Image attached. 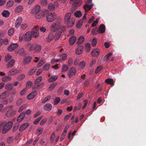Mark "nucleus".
Wrapping results in <instances>:
<instances>
[{"label": "nucleus", "mask_w": 146, "mask_h": 146, "mask_svg": "<svg viewBox=\"0 0 146 146\" xmlns=\"http://www.w3.org/2000/svg\"><path fill=\"white\" fill-rule=\"evenodd\" d=\"M43 131L42 129L41 128H39L38 129L37 131V133L38 135H40L42 133Z\"/></svg>", "instance_id": "62"}, {"label": "nucleus", "mask_w": 146, "mask_h": 146, "mask_svg": "<svg viewBox=\"0 0 146 146\" xmlns=\"http://www.w3.org/2000/svg\"><path fill=\"white\" fill-rule=\"evenodd\" d=\"M76 36L71 37L69 39V41L70 44L71 45H73L76 42Z\"/></svg>", "instance_id": "18"}, {"label": "nucleus", "mask_w": 146, "mask_h": 146, "mask_svg": "<svg viewBox=\"0 0 146 146\" xmlns=\"http://www.w3.org/2000/svg\"><path fill=\"white\" fill-rule=\"evenodd\" d=\"M68 68V66L66 65H64L63 66V68L62 69V71H65L67 70Z\"/></svg>", "instance_id": "64"}, {"label": "nucleus", "mask_w": 146, "mask_h": 146, "mask_svg": "<svg viewBox=\"0 0 146 146\" xmlns=\"http://www.w3.org/2000/svg\"><path fill=\"white\" fill-rule=\"evenodd\" d=\"M29 124L28 123H26L22 124L19 129V131H21L22 130H24L29 125Z\"/></svg>", "instance_id": "13"}, {"label": "nucleus", "mask_w": 146, "mask_h": 146, "mask_svg": "<svg viewBox=\"0 0 146 146\" xmlns=\"http://www.w3.org/2000/svg\"><path fill=\"white\" fill-rule=\"evenodd\" d=\"M58 78L57 77L54 76H52L49 78L48 81L49 82H51L55 81Z\"/></svg>", "instance_id": "30"}, {"label": "nucleus", "mask_w": 146, "mask_h": 146, "mask_svg": "<svg viewBox=\"0 0 146 146\" xmlns=\"http://www.w3.org/2000/svg\"><path fill=\"white\" fill-rule=\"evenodd\" d=\"M13 137H11L8 138L7 140V141L9 143H11L13 140Z\"/></svg>", "instance_id": "61"}, {"label": "nucleus", "mask_w": 146, "mask_h": 146, "mask_svg": "<svg viewBox=\"0 0 146 146\" xmlns=\"http://www.w3.org/2000/svg\"><path fill=\"white\" fill-rule=\"evenodd\" d=\"M70 125H66L65 127L64 131L63 133H65V134H66V132L67 131V130L69 128Z\"/></svg>", "instance_id": "57"}, {"label": "nucleus", "mask_w": 146, "mask_h": 146, "mask_svg": "<svg viewBox=\"0 0 146 146\" xmlns=\"http://www.w3.org/2000/svg\"><path fill=\"white\" fill-rule=\"evenodd\" d=\"M42 80V77L41 76L38 77L37 78H36L35 81V84H37L39 82H40Z\"/></svg>", "instance_id": "45"}, {"label": "nucleus", "mask_w": 146, "mask_h": 146, "mask_svg": "<svg viewBox=\"0 0 146 146\" xmlns=\"http://www.w3.org/2000/svg\"><path fill=\"white\" fill-rule=\"evenodd\" d=\"M93 5L92 4L90 5L86 4L84 6V8L85 10V12L87 13L88 11L90 10L93 7Z\"/></svg>", "instance_id": "11"}, {"label": "nucleus", "mask_w": 146, "mask_h": 146, "mask_svg": "<svg viewBox=\"0 0 146 146\" xmlns=\"http://www.w3.org/2000/svg\"><path fill=\"white\" fill-rule=\"evenodd\" d=\"M19 127V126L17 124L14 125L12 129L13 131H15L16 130L18 129Z\"/></svg>", "instance_id": "60"}, {"label": "nucleus", "mask_w": 146, "mask_h": 146, "mask_svg": "<svg viewBox=\"0 0 146 146\" xmlns=\"http://www.w3.org/2000/svg\"><path fill=\"white\" fill-rule=\"evenodd\" d=\"M82 3L81 0H75L74 2V3L77 5H81Z\"/></svg>", "instance_id": "52"}, {"label": "nucleus", "mask_w": 146, "mask_h": 146, "mask_svg": "<svg viewBox=\"0 0 146 146\" xmlns=\"http://www.w3.org/2000/svg\"><path fill=\"white\" fill-rule=\"evenodd\" d=\"M31 32V33L32 36H33L34 37L36 38L38 36L39 34L38 31L37 30L32 31Z\"/></svg>", "instance_id": "16"}, {"label": "nucleus", "mask_w": 146, "mask_h": 146, "mask_svg": "<svg viewBox=\"0 0 146 146\" xmlns=\"http://www.w3.org/2000/svg\"><path fill=\"white\" fill-rule=\"evenodd\" d=\"M83 49V46H79L77 49L76 50V53L78 55L81 54L82 52Z\"/></svg>", "instance_id": "12"}, {"label": "nucleus", "mask_w": 146, "mask_h": 146, "mask_svg": "<svg viewBox=\"0 0 146 146\" xmlns=\"http://www.w3.org/2000/svg\"><path fill=\"white\" fill-rule=\"evenodd\" d=\"M91 46L90 44L87 43L85 46V50L87 51H89L90 49Z\"/></svg>", "instance_id": "40"}, {"label": "nucleus", "mask_w": 146, "mask_h": 146, "mask_svg": "<svg viewBox=\"0 0 146 146\" xmlns=\"http://www.w3.org/2000/svg\"><path fill=\"white\" fill-rule=\"evenodd\" d=\"M31 56H29L24 58L23 60V63L24 64H29L32 59Z\"/></svg>", "instance_id": "14"}, {"label": "nucleus", "mask_w": 146, "mask_h": 146, "mask_svg": "<svg viewBox=\"0 0 146 146\" xmlns=\"http://www.w3.org/2000/svg\"><path fill=\"white\" fill-rule=\"evenodd\" d=\"M19 54H23L24 53V48H22L20 49H19Z\"/></svg>", "instance_id": "53"}, {"label": "nucleus", "mask_w": 146, "mask_h": 146, "mask_svg": "<svg viewBox=\"0 0 146 146\" xmlns=\"http://www.w3.org/2000/svg\"><path fill=\"white\" fill-rule=\"evenodd\" d=\"M83 22H84V20L83 19H80L78 22V23L76 24V27L78 28H80L82 26Z\"/></svg>", "instance_id": "28"}, {"label": "nucleus", "mask_w": 146, "mask_h": 146, "mask_svg": "<svg viewBox=\"0 0 146 146\" xmlns=\"http://www.w3.org/2000/svg\"><path fill=\"white\" fill-rule=\"evenodd\" d=\"M76 70L75 68L71 67L69 70V73L71 75H74L76 74Z\"/></svg>", "instance_id": "23"}, {"label": "nucleus", "mask_w": 146, "mask_h": 146, "mask_svg": "<svg viewBox=\"0 0 146 146\" xmlns=\"http://www.w3.org/2000/svg\"><path fill=\"white\" fill-rule=\"evenodd\" d=\"M5 60L7 62L9 61L11 59V56L9 54H7L5 56Z\"/></svg>", "instance_id": "48"}, {"label": "nucleus", "mask_w": 146, "mask_h": 146, "mask_svg": "<svg viewBox=\"0 0 146 146\" xmlns=\"http://www.w3.org/2000/svg\"><path fill=\"white\" fill-rule=\"evenodd\" d=\"M105 31V26L104 24H101L97 30V32L100 34L103 33Z\"/></svg>", "instance_id": "7"}, {"label": "nucleus", "mask_w": 146, "mask_h": 146, "mask_svg": "<svg viewBox=\"0 0 146 146\" xmlns=\"http://www.w3.org/2000/svg\"><path fill=\"white\" fill-rule=\"evenodd\" d=\"M13 125L11 121H9L7 123L6 122H0V129H3L2 133L3 134L6 133L10 130Z\"/></svg>", "instance_id": "1"}, {"label": "nucleus", "mask_w": 146, "mask_h": 146, "mask_svg": "<svg viewBox=\"0 0 146 146\" xmlns=\"http://www.w3.org/2000/svg\"><path fill=\"white\" fill-rule=\"evenodd\" d=\"M91 33L93 35H96L99 32H97V28L95 27L92 31Z\"/></svg>", "instance_id": "44"}, {"label": "nucleus", "mask_w": 146, "mask_h": 146, "mask_svg": "<svg viewBox=\"0 0 146 146\" xmlns=\"http://www.w3.org/2000/svg\"><path fill=\"white\" fill-rule=\"evenodd\" d=\"M14 3L13 0H9L7 3V6L9 7H11L13 5Z\"/></svg>", "instance_id": "31"}, {"label": "nucleus", "mask_w": 146, "mask_h": 146, "mask_svg": "<svg viewBox=\"0 0 146 146\" xmlns=\"http://www.w3.org/2000/svg\"><path fill=\"white\" fill-rule=\"evenodd\" d=\"M19 72V71L17 70L12 69L8 73V74L9 76L14 75L18 73Z\"/></svg>", "instance_id": "17"}, {"label": "nucleus", "mask_w": 146, "mask_h": 146, "mask_svg": "<svg viewBox=\"0 0 146 146\" xmlns=\"http://www.w3.org/2000/svg\"><path fill=\"white\" fill-rule=\"evenodd\" d=\"M23 6L21 5H19L16 8L15 12L17 13H19L23 11Z\"/></svg>", "instance_id": "24"}, {"label": "nucleus", "mask_w": 146, "mask_h": 146, "mask_svg": "<svg viewBox=\"0 0 146 146\" xmlns=\"http://www.w3.org/2000/svg\"><path fill=\"white\" fill-rule=\"evenodd\" d=\"M111 54L112 53H109L107 54L104 58V60L106 61L108 60Z\"/></svg>", "instance_id": "47"}, {"label": "nucleus", "mask_w": 146, "mask_h": 146, "mask_svg": "<svg viewBox=\"0 0 146 146\" xmlns=\"http://www.w3.org/2000/svg\"><path fill=\"white\" fill-rule=\"evenodd\" d=\"M36 45H32L29 48V52H31L32 51L35 50V47Z\"/></svg>", "instance_id": "56"}, {"label": "nucleus", "mask_w": 146, "mask_h": 146, "mask_svg": "<svg viewBox=\"0 0 146 146\" xmlns=\"http://www.w3.org/2000/svg\"><path fill=\"white\" fill-rule=\"evenodd\" d=\"M74 15L76 17L79 18L82 15V14L80 11H77L74 13Z\"/></svg>", "instance_id": "32"}, {"label": "nucleus", "mask_w": 146, "mask_h": 146, "mask_svg": "<svg viewBox=\"0 0 146 146\" xmlns=\"http://www.w3.org/2000/svg\"><path fill=\"white\" fill-rule=\"evenodd\" d=\"M37 92L34 91L29 94L27 96V99L29 100H31L33 98L36 96Z\"/></svg>", "instance_id": "10"}, {"label": "nucleus", "mask_w": 146, "mask_h": 146, "mask_svg": "<svg viewBox=\"0 0 146 146\" xmlns=\"http://www.w3.org/2000/svg\"><path fill=\"white\" fill-rule=\"evenodd\" d=\"M11 80V78L9 76L3 77L2 78V80L4 82H7Z\"/></svg>", "instance_id": "27"}, {"label": "nucleus", "mask_w": 146, "mask_h": 146, "mask_svg": "<svg viewBox=\"0 0 146 146\" xmlns=\"http://www.w3.org/2000/svg\"><path fill=\"white\" fill-rule=\"evenodd\" d=\"M105 82L106 83L109 84L112 86H113L114 85L113 80L112 79L109 78L106 79L105 80Z\"/></svg>", "instance_id": "20"}, {"label": "nucleus", "mask_w": 146, "mask_h": 146, "mask_svg": "<svg viewBox=\"0 0 146 146\" xmlns=\"http://www.w3.org/2000/svg\"><path fill=\"white\" fill-rule=\"evenodd\" d=\"M43 117V116L39 117L38 118H37L34 121L33 123L35 125H37L39 123V121L41 120V119H42Z\"/></svg>", "instance_id": "33"}, {"label": "nucleus", "mask_w": 146, "mask_h": 146, "mask_svg": "<svg viewBox=\"0 0 146 146\" xmlns=\"http://www.w3.org/2000/svg\"><path fill=\"white\" fill-rule=\"evenodd\" d=\"M41 48V47L40 46L36 45L35 51L36 52H39Z\"/></svg>", "instance_id": "41"}, {"label": "nucleus", "mask_w": 146, "mask_h": 146, "mask_svg": "<svg viewBox=\"0 0 146 146\" xmlns=\"http://www.w3.org/2000/svg\"><path fill=\"white\" fill-rule=\"evenodd\" d=\"M50 64H47L44 65V66L43 69L44 70H48L50 67Z\"/></svg>", "instance_id": "54"}, {"label": "nucleus", "mask_w": 146, "mask_h": 146, "mask_svg": "<svg viewBox=\"0 0 146 146\" xmlns=\"http://www.w3.org/2000/svg\"><path fill=\"white\" fill-rule=\"evenodd\" d=\"M47 21L49 22L53 21L56 18V15L54 13L49 14L46 17Z\"/></svg>", "instance_id": "5"}, {"label": "nucleus", "mask_w": 146, "mask_h": 146, "mask_svg": "<svg viewBox=\"0 0 146 146\" xmlns=\"http://www.w3.org/2000/svg\"><path fill=\"white\" fill-rule=\"evenodd\" d=\"M44 17V15L41 13H39L36 14L35 16L36 18L37 19H39L42 18Z\"/></svg>", "instance_id": "34"}, {"label": "nucleus", "mask_w": 146, "mask_h": 146, "mask_svg": "<svg viewBox=\"0 0 146 146\" xmlns=\"http://www.w3.org/2000/svg\"><path fill=\"white\" fill-rule=\"evenodd\" d=\"M40 11V7L38 5H36L35 8L33 9L32 12L33 13L37 14Z\"/></svg>", "instance_id": "15"}, {"label": "nucleus", "mask_w": 146, "mask_h": 146, "mask_svg": "<svg viewBox=\"0 0 146 146\" xmlns=\"http://www.w3.org/2000/svg\"><path fill=\"white\" fill-rule=\"evenodd\" d=\"M57 84L56 83H54L52 84L49 87V89L50 90H53L55 87L56 86Z\"/></svg>", "instance_id": "42"}, {"label": "nucleus", "mask_w": 146, "mask_h": 146, "mask_svg": "<svg viewBox=\"0 0 146 146\" xmlns=\"http://www.w3.org/2000/svg\"><path fill=\"white\" fill-rule=\"evenodd\" d=\"M18 46V44H11L9 47V50L11 51L13 50Z\"/></svg>", "instance_id": "21"}, {"label": "nucleus", "mask_w": 146, "mask_h": 146, "mask_svg": "<svg viewBox=\"0 0 146 146\" xmlns=\"http://www.w3.org/2000/svg\"><path fill=\"white\" fill-rule=\"evenodd\" d=\"M61 35V33L60 32H58L56 33L54 36V39L55 40L58 39L60 38Z\"/></svg>", "instance_id": "38"}, {"label": "nucleus", "mask_w": 146, "mask_h": 146, "mask_svg": "<svg viewBox=\"0 0 146 146\" xmlns=\"http://www.w3.org/2000/svg\"><path fill=\"white\" fill-rule=\"evenodd\" d=\"M60 59L63 60H66L67 58V55L66 54H63L60 56Z\"/></svg>", "instance_id": "35"}, {"label": "nucleus", "mask_w": 146, "mask_h": 146, "mask_svg": "<svg viewBox=\"0 0 146 146\" xmlns=\"http://www.w3.org/2000/svg\"><path fill=\"white\" fill-rule=\"evenodd\" d=\"M54 38V35L52 33H50L48 36V41H51Z\"/></svg>", "instance_id": "36"}, {"label": "nucleus", "mask_w": 146, "mask_h": 146, "mask_svg": "<svg viewBox=\"0 0 146 146\" xmlns=\"http://www.w3.org/2000/svg\"><path fill=\"white\" fill-rule=\"evenodd\" d=\"M60 100V99L59 98H56L54 101V104L55 105L58 104Z\"/></svg>", "instance_id": "58"}, {"label": "nucleus", "mask_w": 146, "mask_h": 146, "mask_svg": "<svg viewBox=\"0 0 146 146\" xmlns=\"http://www.w3.org/2000/svg\"><path fill=\"white\" fill-rule=\"evenodd\" d=\"M103 67L102 66H97L95 71V73L96 74L98 73L103 69Z\"/></svg>", "instance_id": "29"}, {"label": "nucleus", "mask_w": 146, "mask_h": 146, "mask_svg": "<svg viewBox=\"0 0 146 146\" xmlns=\"http://www.w3.org/2000/svg\"><path fill=\"white\" fill-rule=\"evenodd\" d=\"M14 32V29H9L8 31V35L9 36L11 35Z\"/></svg>", "instance_id": "55"}, {"label": "nucleus", "mask_w": 146, "mask_h": 146, "mask_svg": "<svg viewBox=\"0 0 146 146\" xmlns=\"http://www.w3.org/2000/svg\"><path fill=\"white\" fill-rule=\"evenodd\" d=\"M13 84H12L10 83H7L5 86V89L7 90H10L13 88Z\"/></svg>", "instance_id": "22"}, {"label": "nucleus", "mask_w": 146, "mask_h": 146, "mask_svg": "<svg viewBox=\"0 0 146 146\" xmlns=\"http://www.w3.org/2000/svg\"><path fill=\"white\" fill-rule=\"evenodd\" d=\"M52 108V105L50 103L45 104L44 106V109L47 111H49L51 110Z\"/></svg>", "instance_id": "9"}, {"label": "nucleus", "mask_w": 146, "mask_h": 146, "mask_svg": "<svg viewBox=\"0 0 146 146\" xmlns=\"http://www.w3.org/2000/svg\"><path fill=\"white\" fill-rule=\"evenodd\" d=\"M31 34V33L30 31L26 33L25 35H24V39L27 41L31 40L32 38Z\"/></svg>", "instance_id": "6"}, {"label": "nucleus", "mask_w": 146, "mask_h": 146, "mask_svg": "<svg viewBox=\"0 0 146 146\" xmlns=\"http://www.w3.org/2000/svg\"><path fill=\"white\" fill-rule=\"evenodd\" d=\"M9 12L7 10H4L2 13L3 16L5 17H8L9 15Z\"/></svg>", "instance_id": "25"}, {"label": "nucleus", "mask_w": 146, "mask_h": 146, "mask_svg": "<svg viewBox=\"0 0 146 146\" xmlns=\"http://www.w3.org/2000/svg\"><path fill=\"white\" fill-rule=\"evenodd\" d=\"M26 106H25V105H24L23 106H21L19 108L18 110V112H21L24 108H25Z\"/></svg>", "instance_id": "59"}, {"label": "nucleus", "mask_w": 146, "mask_h": 146, "mask_svg": "<svg viewBox=\"0 0 146 146\" xmlns=\"http://www.w3.org/2000/svg\"><path fill=\"white\" fill-rule=\"evenodd\" d=\"M47 119L46 118H44L42 119L40 123V125H42L44 124L46 122Z\"/></svg>", "instance_id": "51"}, {"label": "nucleus", "mask_w": 146, "mask_h": 146, "mask_svg": "<svg viewBox=\"0 0 146 146\" xmlns=\"http://www.w3.org/2000/svg\"><path fill=\"white\" fill-rule=\"evenodd\" d=\"M61 21L58 20L56 23H53L50 27V30L53 32L58 31L61 27Z\"/></svg>", "instance_id": "3"}, {"label": "nucleus", "mask_w": 146, "mask_h": 146, "mask_svg": "<svg viewBox=\"0 0 146 146\" xmlns=\"http://www.w3.org/2000/svg\"><path fill=\"white\" fill-rule=\"evenodd\" d=\"M12 106H7L5 108H7V111L5 113V115L7 117H10L13 115L15 113V111L13 110Z\"/></svg>", "instance_id": "4"}, {"label": "nucleus", "mask_w": 146, "mask_h": 146, "mask_svg": "<svg viewBox=\"0 0 146 146\" xmlns=\"http://www.w3.org/2000/svg\"><path fill=\"white\" fill-rule=\"evenodd\" d=\"M99 50L98 49L94 50L91 52V55L93 56H97L99 54Z\"/></svg>", "instance_id": "19"}, {"label": "nucleus", "mask_w": 146, "mask_h": 146, "mask_svg": "<svg viewBox=\"0 0 146 146\" xmlns=\"http://www.w3.org/2000/svg\"><path fill=\"white\" fill-rule=\"evenodd\" d=\"M55 137V133L54 132H53L51 135L50 137V140L52 142L54 141V139Z\"/></svg>", "instance_id": "46"}, {"label": "nucleus", "mask_w": 146, "mask_h": 146, "mask_svg": "<svg viewBox=\"0 0 146 146\" xmlns=\"http://www.w3.org/2000/svg\"><path fill=\"white\" fill-rule=\"evenodd\" d=\"M20 117H21V118L23 120L25 116V113L24 112L21 113L19 115Z\"/></svg>", "instance_id": "63"}, {"label": "nucleus", "mask_w": 146, "mask_h": 146, "mask_svg": "<svg viewBox=\"0 0 146 146\" xmlns=\"http://www.w3.org/2000/svg\"><path fill=\"white\" fill-rule=\"evenodd\" d=\"M33 84L32 82L30 81H29L27 83L26 86L27 88H29L31 87L33 85Z\"/></svg>", "instance_id": "49"}, {"label": "nucleus", "mask_w": 146, "mask_h": 146, "mask_svg": "<svg viewBox=\"0 0 146 146\" xmlns=\"http://www.w3.org/2000/svg\"><path fill=\"white\" fill-rule=\"evenodd\" d=\"M97 43V40L95 38H94L92 41V45L93 47L95 46Z\"/></svg>", "instance_id": "43"}, {"label": "nucleus", "mask_w": 146, "mask_h": 146, "mask_svg": "<svg viewBox=\"0 0 146 146\" xmlns=\"http://www.w3.org/2000/svg\"><path fill=\"white\" fill-rule=\"evenodd\" d=\"M71 14L70 13H67L65 16L64 21L67 24L68 28L71 27L74 24L75 21L74 19H71Z\"/></svg>", "instance_id": "2"}, {"label": "nucleus", "mask_w": 146, "mask_h": 146, "mask_svg": "<svg viewBox=\"0 0 146 146\" xmlns=\"http://www.w3.org/2000/svg\"><path fill=\"white\" fill-rule=\"evenodd\" d=\"M51 98V96H47L42 101V103H45L46 101H48L49 99H50Z\"/></svg>", "instance_id": "50"}, {"label": "nucleus", "mask_w": 146, "mask_h": 146, "mask_svg": "<svg viewBox=\"0 0 146 146\" xmlns=\"http://www.w3.org/2000/svg\"><path fill=\"white\" fill-rule=\"evenodd\" d=\"M9 93L8 92L5 91L3 92L1 95V99H4L8 96Z\"/></svg>", "instance_id": "37"}, {"label": "nucleus", "mask_w": 146, "mask_h": 146, "mask_svg": "<svg viewBox=\"0 0 146 146\" xmlns=\"http://www.w3.org/2000/svg\"><path fill=\"white\" fill-rule=\"evenodd\" d=\"M84 40V37L82 36H80L78 39V41L77 43L78 44H81L83 42Z\"/></svg>", "instance_id": "39"}, {"label": "nucleus", "mask_w": 146, "mask_h": 146, "mask_svg": "<svg viewBox=\"0 0 146 146\" xmlns=\"http://www.w3.org/2000/svg\"><path fill=\"white\" fill-rule=\"evenodd\" d=\"M22 21V19L21 17L18 18L16 21L15 23V27L16 28H18L20 25Z\"/></svg>", "instance_id": "8"}, {"label": "nucleus", "mask_w": 146, "mask_h": 146, "mask_svg": "<svg viewBox=\"0 0 146 146\" xmlns=\"http://www.w3.org/2000/svg\"><path fill=\"white\" fill-rule=\"evenodd\" d=\"M15 63V60L13 59H11L7 64V67H10L13 66Z\"/></svg>", "instance_id": "26"}]
</instances>
